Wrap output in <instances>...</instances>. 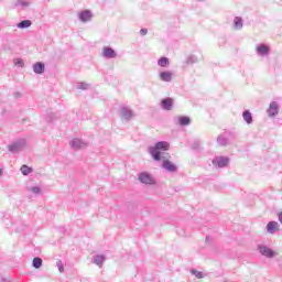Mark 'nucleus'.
<instances>
[{
  "instance_id": "obj_1",
  "label": "nucleus",
  "mask_w": 282,
  "mask_h": 282,
  "mask_svg": "<svg viewBox=\"0 0 282 282\" xmlns=\"http://www.w3.org/2000/svg\"><path fill=\"white\" fill-rule=\"evenodd\" d=\"M169 149H171V144H169V142L159 141L148 149V153H150L154 162H161L162 160V167L167 171V173H175V171H177V165L169 161V158H171V155L166 153Z\"/></svg>"
},
{
  "instance_id": "obj_2",
  "label": "nucleus",
  "mask_w": 282,
  "mask_h": 282,
  "mask_svg": "<svg viewBox=\"0 0 282 282\" xmlns=\"http://www.w3.org/2000/svg\"><path fill=\"white\" fill-rule=\"evenodd\" d=\"M26 144L28 141L25 139H18L8 145V151L14 154L21 153V151L25 149Z\"/></svg>"
},
{
  "instance_id": "obj_3",
  "label": "nucleus",
  "mask_w": 282,
  "mask_h": 282,
  "mask_svg": "<svg viewBox=\"0 0 282 282\" xmlns=\"http://www.w3.org/2000/svg\"><path fill=\"white\" fill-rule=\"evenodd\" d=\"M138 180L141 184H145L147 186L155 185V177H153L149 172L139 173Z\"/></svg>"
},
{
  "instance_id": "obj_4",
  "label": "nucleus",
  "mask_w": 282,
  "mask_h": 282,
  "mask_svg": "<svg viewBox=\"0 0 282 282\" xmlns=\"http://www.w3.org/2000/svg\"><path fill=\"white\" fill-rule=\"evenodd\" d=\"M256 54L261 58H265V56H270V45L265 43L257 44L256 46Z\"/></svg>"
},
{
  "instance_id": "obj_5",
  "label": "nucleus",
  "mask_w": 282,
  "mask_h": 282,
  "mask_svg": "<svg viewBox=\"0 0 282 282\" xmlns=\"http://www.w3.org/2000/svg\"><path fill=\"white\" fill-rule=\"evenodd\" d=\"M258 250L260 254H262V257H267V259H272L276 256V252H274V250L270 249L265 245H259Z\"/></svg>"
},
{
  "instance_id": "obj_6",
  "label": "nucleus",
  "mask_w": 282,
  "mask_h": 282,
  "mask_svg": "<svg viewBox=\"0 0 282 282\" xmlns=\"http://www.w3.org/2000/svg\"><path fill=\"white\" fill-rule=\"evenodd\" d=\"M93 19H94V13L89 9L83 10L78 13V20L82 23H89V21H91Z\"/></svg>"
},
{
  "instance_id": "obj_7",
  "label": "nucleus",
  "mask_w": 282,
  "mask_h": 282,
  "mask_svg": "<svg viewBox=\"0 0 282 282\" xmlns=\"http://www.w3.org/2000/svg\"><path fill=\"white\" fill-rule=\"evenodd\" d=\"M229 162H230V159H228L227 156H216L213 160V164L217 169H225V166H228Z\"/></svg>"
},
{
  "instance_id": "obj_8",
  "label": "nucleus",
  "mask_w": 282,
  "mask_h": 282,
  "mask_svg": "<svg viewBox=\"0 0 282 282\" xmlns=\"http://www.w3.org/2000/svg\"><path fill=\"white\" fill-rule=\"evenodd\" d=\"M267 115L269 118H276L279 116V102L271 101L267 109Z\"/></svg>"
},
{
  "instance_id": "obj_9",
  "label": "nucleus",
  "mask_w": 282,
  "mask_h": 282,
  "mask_svg": "<svg viewBox=\"0 0 282 282\" xmlns=\"http://www.w3.org/2000/svg\"><path fill=\"white\" fill-rule=\"evenodd\" d=\"M135 115L133 113V110L131 108L123 106L120 109V117L122 120H131Z\"/></svg>"
},
{
  "instance_id": "obj_10",
  "label": "nucleus",
  "mask_w": 282,
  "mask_h": 282,
  "mask_svg": "<svg viewBox=\"0 0 282 282\" xmlns=\"http://www.w3.org/2000/svg\"><path fill=\"white\" fill-rule=\"evenodd\" d=\"M159 78L162 83H172L173 82V72L171 70H160Z\"/></svg>"
},
{
  "instance_id": "obj_11",
  "label": "nucleus",
  "mask_w": 282,
  "mask_h": 282,
  "mask_svg": "<svg viewBox=\"0 0 282 282\" xmlns=\"http://www.w3.org/2000/svg\"><path fill=\"white\" fill-rule=\"evenodd\" d=\"M69 147H70V149L78 151L79 149H85V147H87V142H85L84 140H80V139H73L69 142Z\"/></svg>"
},
{
  "instance_id": "obj_12",
  "label": "nucleus",
  "mask_w": 282,
  "mask_h": 282,
  "mask_svg": "<svg viewBox=\"0 0 282 282\" xmlns=\"http://www.w3.org/2000/svg\"><path fill=\"white\" fill-rule=\"evenodd\" d=\"M102 56H104V58H117L118 53H116V51L112 47L105 46L102 48Z\"/></svg>"
},
{
  "instance_id": "obj_13",
  "label": "nucleus",
  "mask_w": 282,
  "mask_h": 282,
  "mask_svg": "<svg viewBox=\"0 0 282 282\" xmlns=\"http://www.w3.org/2000/svg\"><path fill=\"white\" fill-rule=\"evenodd\" d=\"M161 108L164 111H171L173 109V98L166 97L161 100Z\"/></svg>"
},
{
  "instance_id": "obj_14",
  "label": "nucleus",
  "mask_w": 282,
  "mask_h": 282,
  "mask_svg": "<svg viewBox=\"0 0 282 282\" xmlns=\"http://www.w3.org/2000/svg\"><path fill=\"white\" fill-rule=\"evenodd\" d=\"M279 228L280 225L276 221H269L267 225V232H269V235H274V232H279Z\"/></svg>"
},
{
  "instance_id": "obj_15",
  "label": "nucleus",
  "mask_w": 282,
  "mask_h": 282,
  "mask_svg": "<svg viewBox=\"0 0 282 282\" xmlns=\"http://www.w3.org/2000/svg\"><path fill=\"white\" fill-rule=\"evenodd\" d=\"M105 261H107V257L105 254H97L93 257V263L98 265V268H102Z\"/></svg>"
},
{
  "instance_id": "obj_16",
  "label": "nucleus",
  "mask_w": 282,
  "mask_h": 282,
  "mask_svg": "<svg viewBox=\"0 0 282 282\" xmlns=\"http://www.w3.org/2000/svg\"><path fill=\"white\" fill-rule=\"evenodd\" d=\"M33 72L34 74H45V64H43L42 62H36L33 65Z\"/></svg>"
},
{
  "instance_id": "obj_17",
  "label": "nucleus",
  "mask_w": 282,
  "mask_h": 282,
  "mask_svg": "<svg viewBox=\"0 0 282 282\" xmlns=\"http://www.w3.org/2000/svg\"><path fill=\"white\" fill-rule=\"evenodd\" d=\"M158 65L159 67L166 68L171 65V61L166 56H162L161 58L158 59Z\"/></svg>"
},
{
  "instance_id": "obj_18",
  "label": "nucleus",
  "mask_w": 282,
  "mask_h": 282,
  "mask_svg": "<svg viewBox=\"0 0 282 282\" xmlns=\"http://www.w3.org/2000/svg\"><path fill=\"white\" fill-rule=\"evenodd\" d=\"M234 29L243 30V19H241V17H236L234 19Z\"/></svg>"
},
{
  "instance_id": "obj_19",
  "label": "nucleus",
  "mask_w": 282,
  "mask_h": 282,
  "mask_svg": "<svg viewBox=\"0 0 282 282\" xmlns=\"http://www.w3.org/2000/svg\"><path fill=\"white\" fill-rule=\"evenodd\" d=\"M242 118H243L245 122H247V124H252V122H253L252 112H250V110H245L242 112Z\"/></svg>"
},
{
  "instance_id": "obj_20",
  "label": "nucleus",
  "mask_w": 282,
  "mask_h": 282,
  "mask_svg": "<svg viewBox=\"0 0 282 282\" xmlns=\"http://www.w3.org/2000/svg\"><path fill=\"white\" fill-rule=\"evenodd\" d=\"M177 120L181 127H188V124H191V118L188 117L181 116L177 118Z\"/></svg>"
},
{
  "instance_id": "obj_21",
  "label": "nucleus",
  "mask_w": 282,
  "mask_h": 282,
  "mask_svg": "<svg viewBox=\"0 0 282 282\" xmlns=\"http://www.w3.org/2000/svg\"><path fill=\"white\" fill-rule=\"evenodd\" d=\"M31 26H32V21H30V20H23L17 24V28H19L20 30H25Z\"/></svg>"
},
{
  "instance_id": "obj_22",
  "label": "nucleus",
  "mask_w": 282,
  "mask_h": 282,
  "mask_svg": "<svg viewBox=\"0 0 282 282\" xmlns=\"http://www.w3.org/2000/svg\"><path fill=\"white\" fill-rule=\"evenodd\" d=\"M28 191L33 195H43V189L41 188V186H31V187H28Z\"/></svg>"
},
{
  "instance_id": "obj_23",
  "label": "nucleus",
  "mask_w": 282,
  "mask_h": 282,
  "mask_svg": "<svg viewBox=\"0 0 282 282\" xmlns=\"http://www.w3.org/2000/svg\"><path fill=\"white\" fill-rule=\"evenodd\" d=\"M15 8H22V10H25V8H30V1H28V0H18L15 2Z\"/></svg>"
},
{
  "instance_id": "obj_24",
  "label": "nucleus",
  "mask_w": 282,
  "mask_h": 282,
  "mask_svg": "<svg viewBox=\"0 0 282 282\" xmlns=\"http://www.w3.org/2000/svg\"><path fill=\"white\" fill-rule=\"evenodd\" d=\"M32 265H33V268H35V270H39V268H41L43 265V259L35 257L33 259Z\"/></svg>"
},
{
  "instance_id": "obj_25",
  "label": "nucleus",
  "mask_w": 282,
  "mask_h": 282,
  "mask_svg": "<svg viewBox=\"0 0 282 282\" xmlns=\"http://www.w3.org/2000/svg\"><path fill=\"white\" fill-rule=\"evenodd\" d=\"M217 143H218L220 147H226V144H228V138H226L224 134H220V135L217 138Z\"/></svg>"
},
{
  "instance_id": "obj_26",
  "label": "nucleus",
  "mask_w": 282,
  "mask_h": 282,
  "mask_svg": "<svg viewBox=\"0 0 282 282\" xmlns=\"http://www.w3.org/2000/svg\"><path fill=\"white\" fill-rule=\"evenodd\" d=\"M186 62L187 65H194V63H199V58L197 57V55H189Z\"/></svg>"
},
{
  "instance_id": "obj_27",
  "label": "nucleus",
  "mask_w": 282,
  "mask_h": 282,
  "mask_svg": "<svg viewBox=\"0 0 282 282\" xmlns=\"http://www.w3.org/2000/svg\"><path fill=\"white\" fill-rule=\"evenodd\" d=\"M191 274H193L196 279H204V276H206L204 272L197 271L195 269L191 270Z\"/></svg>"
},
{
  "instance_id": "obj_28",
  "label": "nucleus",
  "mask_w": 282,
  "mask_h": 282,
  "mask_svg": "<svg viewBox=\"0 0 282 282\" xmlns=\"http://www.w3.org/2000/svg\"><path fill=\"white\" fill-rule=\"evenodd\" d=\"M22 175H30V173H32V167L28 166V165H22L20 169Z\"/></svg>"
},
{
  "instance_id": "obj_29",
  "label": "nucleus",
  "mask_w": 282,
  "mask_h": 282,
  "mask_svg": "<svg viewBox=\"0 0 282 282\" xmlns=\"http://www.w3.org/2000/svg\"><path fill=\"white\" fill-rule=\"evenodd\" d=\"M76 88L77 89L87 90V89H91V85L87 84V83H78Z\"/></svg>"
},
{
  "instance_id": "obj_30",
  "label": "nucleus",
  "mask_w": 282,
  "mask_h": 282,
  "mask_svg": "<svg viewBox=\"0 0 282 282\" xmlns=\"http://www.w3.org/2000/svg\"><path fill=\"white\" fill-rule=\"evenodd\" d=\"M13 63H14L15 67H25V63L21 58H15L13 61Z\"/></svg>"
},
{
  "instance_id": "obj_31",
  "label": "nucleus",
  "mask_w": 282,
  "mask_h": 282,
  "mask_svg": "<svg viewBox=\"0 0 282 282\" xmlns=\"http://www.w3.org/2000/svg\"><path fill=\"white\" fill-rule=\"evenodd\" d=\"M56 267L58 268L59 272H64L65 268L63 267V261L58 260L56 262Z\"/></svg>"
},
{
  "instance_id": "obj_32",
  "label": "nucleus",
  "mask_w": 282,
  "mask_h": 282,
  "mask_svg": "<svg viewBox=\"0 0 282 282\" xmlns=\"http://www.w3.org/2000/svg\"><path fill=\"white\" fill-rule=\"evenodd\" d=\"M148 30L147 29H141L140 30V34L142 35V36H147V34H148Z\"/></svg>"
},
{
  "instance_id": "obj_33",
  "label": "nucleus",
  "mask_w": 282,
  "mask_h": 282,
  "mask_svg": "<svg viewBox=\"0 0 282 282\" xmlns=\"http://www.w3.org/2000/svg\"><path fill=\"white\" fill-rule=\"evenodd\" d=\"M1 281H2V282H12V281H10V279H8V278H2Z\"/></svg>"
},
{
  "instance_id": "obj_34",
  "label": "nucleus",
  "mask_w": 282,
  "mask_h": 282,
  "mask_svg": "<svg viewBox=\"0 0 282 282\" xmlns=\"http://www.w3.org/2000/svg\"><path fill=\"white\" fill-rule=\"evenodd\" d=\"M20 97H21V94L15 93V98H20Z\"/></svg>"
},
{
  "instance_id": "obj_35",
  "label": "nucleus",
  "mask_w": 282,
  "mask_h": 282,
  "mask_svg": "<svg viewBox=\"0 0 282 282\" xmlns=\"http://www.w3.org/2000/svg\"><path fill=\"white\" fill-rule=\"evenodd\" d=\"M1 175H3V170H2V169H0V176H1Z\"/></svg>"
},
{
  "instance_id": "obj_36",
  "label": "nucleus",
  "mask_w": 282,
  "mask_h": 282,
  "mask_svg": "<svg viewBox=\"0 0 282 282\" xmlns=\"http://www.w3.org/2000/svg\"><path fill=\"white\" fill-rule=\"evenodd\" d=\"M198 1H202V0H198Z\"/></svg>"
}]
</instances>
